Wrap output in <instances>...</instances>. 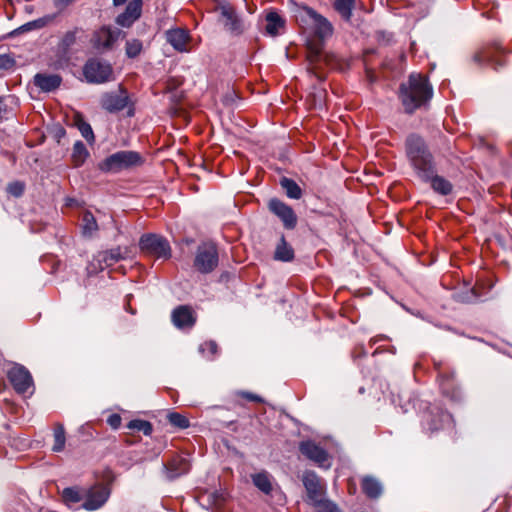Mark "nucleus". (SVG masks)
Instances as JSON below:
<instances>
[{
    "label": "nucleus",
    "mask_w": 512,
    "mask_h": 512,
    "mask_svg": "<svg viewBox=\"0 0 512 512\" xmlns=\"http://www.w3.org/2000/svg\"><path fill=\"white\" fill-rule=\"evenodd\" d=\"M274 258L278 261L289 262L294 259V250L286 242L285 237L282 235L276 247Z\"/></svg>",
    "instance_id": "a878e982"
},
{
    "label": "nucleus",
    "mask_w": 512,
    "mask_h": 512,
    "mask_svg": "<svg viewBox=\"0 0 512 512\" xmlns=\"http://www.w3.org/2000/svg\"><path fill=\"white\" fill-rule=\"evenodd\" d=\"M121 420V416L119 414L114 413L107 418V423L110 425L111 428L118 429L121 425Z\"/></svg>",
    "instance_id": "09e8293b"
},
{
    "label": "nucleus",
    "mask_w": 512,
    "mask_h": 512,
    "mask_svg": "<svg viewBox=\"0 0 512 512\" xmlns=\"http://www.w3.org/2000/svg\"><path fill=\"white\" fill-rule=\"evenodd\" d=\"M166 40L179 52H189L190 36L187 30L176 28L166 32Z\"/></svg>",
    "instance_id": "aec40b11"
},
{
    "label": "nucleus",
    "mask_w": 512,
    "mask_h": 512,
    "mask_svg": "<svg viewBox=\"0 0 512 512\" xmlns=\"http://www.w3.org/2000/svg\"><path fill=\"white\" fill-rule=\"evenodd\" d=\"M299 451L318 467L325 469L330 468L331 462L328 452L316 442L312 440L302 441L299 444Z\"/></svg>",
    "instance_id": "9b49d317"
},
{
    "label": "nucleus",
    "mask_w": 512,
    "mask_h": 512,
    "mask_svg": "<svg viewBox=\"0 0 512 512\" xmlns=\"http://www.w3.org/2000/svg\"><path fill=\"white\" fill-rule=\"evenodd\" d=\"M125 36L126 33L117 27L102 25L93 31L90 44L96 52L103 54L114 50L118 41Z\"/></svg>",
    "instance_id": "20e7f679"
},
{
    "label": "nucleus",
    "mask_w": 512,
    "mask_h": 512,
    "mask_svg": "<svg viewBox=\"0 0 512 512\" xmlns=\"http://www.w3.org/2000/svg\"><path fill=\"white\" fill-rule=\"evenodd\" d=\"M15 66L14 58L9 54H0V70H10Z\"/></svg>",
    "instance_id": "79ce46f5"
},
{
    "label": "nucleus",
    "mask_w": 512,
    "mask_h": 512,
    "mask_svg": "<svg viewBox=\"0 0 512 512\" xmlns=\"http://www.w3.org/2000/svg\"><path fill=\"white\" fill-rule=\"evenodd\" d=\"M268 208L282 221L286 229L291 230L296 227L297 216L292 207L277 198H273L269 201Z\"/></svg>",
    "instance_id": "dca6fc26"
},
{
    "label": "nucleus",
    "mask_w": 512,
    "mask_h": 512,
    "mask_svg": "<svg viewBox=\"0 0 512 512\" xmlns=\"http://www.w3.org/2000/svg\"><path fill=\"white\" fill-rule=\"evenodd\" d=\"M126 2V0H113L115 6L122 5Z\"/></svg>",
    "instance_id": "603ef678"
},
{
    "label": "nucleus",
    "mask_w": 512,
    "mask_h": 512,
    "mask_svg": "<svg viewBox=\"0 0 512 512\" xmlns=\"http://www.w3.org/2000/svg\"><path fill=\"white\" fill-rule=\"evenodd\" d=\"M139 246L142 252L158 259H169L171 247L168 240L158 234H144L141 236Z\"/></svg>",
    "instance_id": "0eeeda50"
},
{
    "label": "nucleus",
    "mask_w": 512,
    "mask_h": 512,
    "mask_svg": "<svg viewBox=\"0 0 512 512\" xmlns=\"http://www.w3.org/2000/svg\"><path fill=\"white\" fill-rule=\"evenodd\" d=\"M129 96L125 90L106 93L101 98L102 107L108 112L114 113L128 106Z\"/></svg>",
    "instance_id": "a211bd4d"
},
{
    "label": "nucleus",
    "mask_w": 512,
    "mask_h": 512,
    "mask_svg": "<svg viewBox=\"0 0 512 512\" xmlns=\"http://www.w3.org/2000/svg\"><path fill=\"white\" fill-rule=\"evenodd\" d=\"M218 262V250L214 243L204 242L198 246L194 258V267L198 272L211 273L218 266Z\"/></svg>",
    "instance_id": "423d86ee"
},
{
    "label": "nucleus",
    "mask_w": 512,
    "mask_h": 512,
    "mask_svg": "<svg viewBox=\"0 0 512 512\" xmlns=\"http://www.w3.org/2000/svg\"><path fill=\"white\" fill-rule=\"evenodd\" d=\"M127 428L131 430L141 431L145 435H150L153 430L152 424L149 421L140 419L131 420L128 423Z\"/></svg>",
    "instance_id": "e433bc0d"
},
{
    "label": "nucleus",
    "mask_w": 512,
    "mask_h": 512,
    "mask_svg": "<svg viewBox=\"0 0 512 512\" xmlns=\"http://www.w3.org/2000/svg\"><path fill=\"white\" fill-rule=\"evenodd\" d=\"M83 34L84 30L80 27H74L73 29L66 31L58 43L59 52L66 56L72 46L76 44L77 39Z\"/></svg>",
    "instance_id": "5701e85b"
},
{
    "label": "nucleus",
    "mask_w": 512,
    "mask_h": 512,
    "mask_svg": "<svg viewBox=\"0 0 512 512\" xmlns=\"http://www.w3.org/2000/svg\"><path fill=\"white\" fill-rule=\"evenodd\" d=\"M312 506L316 508L317 512H340L336 504L324 497Z\"/></svg>",
    "instance_id": "a19ab883"
},
{
    "label": "nucleus",
    "mask_w": 512,
    "mask_h": 512,
    "mask_svg": "<svg viewBox=\"0 0 512 512\" xmlns=\"http://www.w3.org/2000/svg\"><path fill=\"white\" fill-rule=\"evenodd\" d=\"M89 151L81 141H76L73 145L71 160L74 167H80L89 157Z\"/></svg>",
    "instance_id": "bb28decb"
},
{
    "label": "nucleus",
    "mask_w": 512,
    "mask_h": 512,
    "mask_svg": "<svg viewBox=\"0 0 512 512\" xmlns=\"http://www.w3.org/2000/svg\"><path fill=\"white\" fill-rule=\"evenodd\" d=\"M8 379L19 394H25L33 388L32 376L22 365L13 366L8 372Z\"/></svg>",
    "instance_id": "2eb2a0df"
},
{
    "label": "nucleus",
    "mask_w": 512,
    "mask_h": 512,
    "mask_svg": "<svg viewBox=\"0 0 512 512\" xmlns=\"http://www.w3.org/2000/svg\"><path fill=\"white\" fill-rule=\"evenodd\" d=\"M298 19L311 29L316 38V41H309L307 44V60L311 66L316 65L322 57L323 42L333 35V25L326 17L308 6L300 10Z\"/></svg>",
    "instance_id": "f257e3e1"
},
{
    "label": "nucleus",
    "mask_w": 512,
    "mask_h": 512,
    "mask_svg": "<svg viewBox=\"0 0 512 512\" xmlns=\"http://www.w3.org/2000/svg\"><path fill=\"white\" fill-rule=\"evenodd\" d=\"M104 270V266L96 261V256L89 262L87 266L88 274H97L98 272Z\"/></svg>",
    "instance_id": "de8ad7c7"
},
{
    "label": "nucleus",
    "mask_w": 512,
    "mask_h": 512,
    "mask_svg": "<svg viewBox=\"0 0 512 512\" xmlns=\"http://www.w3.org/2000/svg\"><path fill=\"white\" fill-rule=\"evenodd\" d=\"M236 395L239 396V397H242V398H244V399H246L248 401H251V402H257V403H263L264 402L262 397H260L257 394L251 393V392L238 391V392H236Z\"/></svg>",
    "instance_id": "49530a36"
},
{
    "label": "nucleus",
    "mask_w": 512,
    "mask_h": 512,
    "mask_svg": "<svg viewBox=\"0 0 512 512\" xmlns=\"http://www.w3.org/2000/svg\"><path fill=\"white\" fill-rule=\"evenodd\" d=\"M199 350L202 353L208 351L212 356H214L218 352V345L214 341H207L200 345Z\"/></svg>",
    "instance_id": "a18cd8bd"
},
{
    "label": "nucleus",
    "mask_w": 512,
    "mask_h": 512,
    "mask_svg": "<svg viewBox=\"0 0 512 512\" xmlns=\"http://www.w3.org/2000/svg\"><path fill=\"white\" fill-rule=\"evenodd\" d=\"M172 322L180 329L191 328L195 323V317L191 307L181 305L172 312Z\"/></svg>",
    "instance_id": "412c9836"
},
{
    "label": "nucleus",
    "mask_w": 512,
    "mask_h": 512,
    "mask_svg": "<svg viewBox=\"0 0 512 512\" xmlns=\"http://www.w3.org/2000/svg\"><path fill=\"white\" fill-rule=\"evenodd\" d=\"M472 60L479 66L491 64L497 69L504 65L503 49L496 44L484 46L473 54Z\"/></svg>",
    "instance_id": "f8f14e48"
},
{
    "label": "nucleus",
    "mask_w": 512,
    "mask_h": 512,
    "mask_svg": "<svg viewBox=\"0 0 512 512\" xmlns=\"http://www.w3.org/2000/svg\"><path fill=\"white\" fill-rule=\"evenodd\" d=\"M435 366L437 367L439 371V377H440V387L442 389V392L446 394L447 396L454 397V385H453V378L454 373L447 374L444 371L441 370L440 364L435 363Z\"/></svg>",
    "instance_id": "c85d7f7f"
},
{
    "label": "nucleus",
    "mask_w": 512,
    "mask_h": 512,
    "mask_svg": "<svg viewBox=\"0 0 512 512\" xmlns=\"http://www.w3.org/2000/svg\"><path fill=\"white\" fill-rule=\"evenodd\" d=\"M125 51H126L127 57H129V58L137 57L142 51V42L137 39L127 41Z\"/></svg>",
    "instance_id": "58836bf2"
},
{
    "label": "nucleus",
    "mask_w": 512,
    "mask_h": 512,
    "mask_svg": "<svg viewBox=\"0 0 512 512\" xmlns=\"http://www.w3.org/2000/svg\"><path fill=\"white\" fill-rule=\"evenodd\" d=\"M62 498L65 504L71 505L84 501V488L68 487L62 491Z\"/></svg>",
    "instance_id": "7c9ffc66"
},
{
    "label": "nucleus",
    "mask_w": 512,
    "mask_h": 512,
    "mask_svg": "<svg viewBox=\"0 0 512 512\" xmlns=\"http://www.w3.org/2000/svg\"><path fill=\"white\" fill-rule=\"evenodd\" d=\"M56 7L58 8H64L71 4L73 0H54Z\"/></svg>",
    "instance_id": "3c124183"
},
{
    "label": "nucleus",
    "mask_w": 512,
    "mask_h": 512,
    "mask_svg": "<svg viewBox=\"0 0 512 512\" xmlns=\"http://www.w3.org/2000/svg\"><path fill=\"white\" fill-rule=\"evenodd\" d=\"M110 494L109 486L103 483H96L89 488H84L82 508L87 511H96L108 501Z\"/></svg>",
    "instance_id": "6e6552de"
},
{
    "label": "nucleus",
    "mask_w": 512,
    "mask_h": 512,
    "mask_svg": "<svg viewBox=\"0 0 512 512\" xmlns=\"http://www.w3.org/2000/svg\"><path fill=\"white\" fill-rule=\"evenodd\" d=\"M75 124L81 135L89 142H94V133L89 123H87L80 115L76 116Z\"/></svg>",
    "instance_id": "f704fd0d"
},
{
    "label": "nucleus",
    "mask_w": 512,
    "mask_h": 512,
    "mask_svg": "<svg viewBox=\"0 0 512 512\" xmlns=\"http://www.w3.org/2000/svg\"><path fill=\"white\" fill-rule=\"evenodd\" d=\"M112 67L109 63L100 59H89L84 67L83 74L89 83H104L112 76Z\"/></svg>",
    "instance_id": "9d476101"
},
{
    "label": "nucleus",
    "mask_w": 512,
    "mask_h": 512,
    "mask_svg": "<svg viewBox=\"0 0 512 512\" xmlns=\"http://www.w3.org/2000/svg\"><path fill=\"white\" fill-rule=\"evenodd\" d=\"M407 158L416 175L424 182L436 173L435 162L424 139L416 134H411L405 141Z\"/></svg>",
    "instance_id": "7ed1b4c3"
},
{
    "label": "nucleus",
    "mask_w": 512,
    "mask_h": 512,
    "mask_svg": "<svg viewBox=\"0 0 512 512\" xmlns=\"http://www.w3.org/2000/svg\"><path fill=\"white\" fill-rule=\"evenodd\" d=\"M96 261L104 266V269L110 267L111 264L108 262L107 258L104 256V253L101 251L96 255Z\"/></svg>",
    "instance_id": "8fccbe9b"
},
{
    "label": "nucleus",
    "mask_w": 512,
    "mask_h": 512,
    "mask_svg": "<svg viewBox=\"0 0 512 512\" xmlns=\"http://www.w3.org/2000/svg\"><path fill=\"white\" fill-rule=\"evenodd\" d=\"M280 185L285 190V193L289 198L300 199L302 197V189L293 179L282 177Z\"/></svg>",
    "instance_id": "2f4dec72"
},
{
    "label": "nucleus",
    "mask_w": 512,
    "mask_h": 512,
    "mask_svg": "<svg viewBox=\"0 0 512 512\" xmlns=\"http://www.w3.org/2000/svg\"><path fill=\"white\" fill-rule=\"evenodd\" d=\"M108 262L112 265L117 263L119 260L124 259L127 251H122L120 247L113 248L108 251H102Z\"/></svg>",
    "instance_id": "ea45409f"
},
{
    "label": "nucleus",
    "mask_w": 512,
    "mask_h": 512,
    "mask_svg": "<svg viewBox=\"0 0 512 512\" xmlns=\"http://www.w3.org/2000/svg\"><path fill=\"white\" fill-rule=\"evenodd\" d=\"M428 182L431 183L432 189L441 195H448L452 192V184L450 181L435 173L429 178Z\"/></svg>",
    "instance_id": "cd10ccee"
},
{
    "label": "nucleus",
    "mask_w": 512,
    "mask_h": 512,
    "mask_svg": "<svg viewBox=\"0 0 512 512\" xmlns=\"http://www.w3.org/2000/svg\"><path fill=\"white\" fill-rule=\"evenodd\" d=\"M7 191L15 196V197H19L23 194L24 192V185L21 183V182H13V183H10L7 187Z\"/></svg>",
    "instance_id": "37998d69"
},
{
    "label": "nucleus",
    "mask_w": 512,
    "mask_h": 512,
    "mask_svg": "<svg viewBox=\"0 0 512 512\" xmlns=\"http://www.w3.org/2000/svg\"><path fill=\"white\" fill-rule=\"evenodd\" d=\"M82 221H83V233L84 234L92 235L94 232H96L98 230L97 221L91 212L86 211L83 214Z\"/></svg>",
    "instance_id": "c9c22d12"
},
{
    "label": "nucleus",
    "mask_w": 512,
    "mask_h": 512,
    "mask_svg": "<svg viewBox=\"0 0 512 512\" xmlns=\"http://www.w3.org/2000/svg\"><path fill=\"white\" fill-rule=\"evenodd\" d=\"M253 484L263 493L270 494L272 491L271 476L263 471L252 475Z\"/></svg>",
    "instance_id": "c756f323"
},
{
    "label": "nucleus",
    "mask_w": 512,
    "mask_h": 512,
    "mask_svg": "<svg viewBox=\"0 0 512 512\" xmlns=\"http://www.w3.org/2000/svg\"><path fill=\"white\" fill-rule=\"evenodd\" d=\"M217 11L220 13V20L228 32L233 35H240L244 32V22L231 5L221 4L217 7Z\"/></svg>",
    "instance_id": "ddd939ff"
},
{
    "label": "nucleus",
    "mask_w": 512,
    "mask_h": 512,
    "mask_svg": "<svg viewBox=\"0 0 512 512\" xmlns=\"http://www.w3.org/2000/svg\"><path fill=\"white\" fill-rule=\"evenodd\" d=\"M143 159L138 152L135 151H118L107 158L100 164L99 169L103 172H119L124 169L140 166Z\"/></svg>",
    "instance_id": "39448f33"
},
{
    "label": "nucleus",
    "mask_w": 512,
    "mask_h": 512,
    "mask_svg": "<svg viewBox=\"0 0 512 512\" xmlns=\"http://www.w3.org/2000/svg\"><path fill=\"white\" fill-rule=\"evenodd\" d=\"M302 482L307 492V502L310 505L318 503L324 497L325 486L315 472L305 471L302 475Z\"/></svg>",
    "instance_id": "4468645a"
},
{
    "label": "nucleus",
    "mask_w": 512,
    "mask_h": 512,
    "mask_svg": "<svg viewBox=\"0 0 512 512\" xmlns=\"http://www.w3.org/2000/svg\"><path fill=\"white\" fill-rule=\"evenodd\" d=\"M46 24H47V20L45 18H40V19L26 23L21 28L25 31H30L32 29L42 28Z\"/></svg>",
    "instance_id": "c03bdc74"
},
{
    "label": "nucleus",
    "mask_w": 512,
    "mask_h": 512,
    "mask_svg": "<svg viewBox=\"0 0 512 512\" xmlns=\"http://www.w3.org/2000/svg\"><path fill=\"white\" fill-rule=\"evenodd\" d=\"M62 77L58 74L37 73L34 76V85L43 92H52L60 87Z\"/></svg>",
    "instance_id": "4be33fe9"
},
{
    "label": "nucleus",
    "mask_w": 512,
    "mask_h": 512,
    "mask_svg": "<svg viewBox=\"0 0 512 512\" xmlns=\"http://www.w3.org/2000/svg\"><path fill=\"white\" fill-rule=\"evenodd\" d=\"M361 487L365 495L369 498H378L382 494L381 483L372 476H365L361 481Z\"/></svg>",
    "instance_id": "393cba45"
},
{
    "label": "nucleus",
    "mask_w": 512,
    "mask_h": 512,
    "mask_svg": "<svg viewBox=\"0 0 512 512\" xmlns=\"http://www.w3.org/2000/svg\"><path fill=\"white\" fill-rule=\"evenodd\" d=\"M451 414L443 409L433 406L423 413L422 427L428 433H434L445 426L452 424Z\"/></svg>",
    "instance_id": "1a4fd4ad"
},
{
    "label": "nucleus",
    "mask_w": 512,
    "mask_h": 512,
    "mask_svg": "<svg viewBox=\"0 0 512 512\" xmlns=\"http://www.w3.org/2000/svg\"><path fill=\"white\" fill-rule=\"evenodd\" d=\"M54 444L52 450L54 452H61L65 447L66 437L65 429L62 424H56L54 428Z\"/></svg>",
    "instance_id": "72a5a7b5"
},
{
    "label": "nucleus",
    "mask_w": 512,
    "mask_h": 512,
    "mask_svg": "<svg viewBox=\"0 0 512 512\" xmlns=\"http://www.w3.org/2000/svg\"><path fill=\"white\" fill-rule=\"evenodd\" d=\"M333 6L343 19L350 20L355 0H335Z\"/></svg>",
    "instance_id": "473e14b6"
},
{
    "label": "nucleus",
    "mask_w": 512,
    "mask_h": 512,
    "mask_svg": "<svg viewBox=\"0 0 512 512\" xmlns=\"http://www.w3.org/2000/svg\"><path fill=\"white\" fill-rule=\"evenodd\" d=\"M142 13V0H131L123 13L116 18V23L125 28H129L138 20Z\"/></svg>",
    "instance_id": "6ab92c4d"
},
{
    "label": "nucleus",
    "mask_w": 512,
    "mask_h": 512,
    "mask_svg": "<svg viewBox=\"0 0 512 512\" xmlns=\"http://www.w3.org/2000/svg\"><path fill=\"white\" fill-rule=\"evenodd\" d=\"M433 96L428 78L422 74L412 73L406 82L400 84L398 97L404 111L412 114L425 105Z\"/></svg>",
    "instance_id": "f03ea898"
},
{
    "label": "nucleus",
    "mask_w": 512,
    "mask_h": 512,
    "mask_svg": "<svg viewBox=\"0 0 512 512\" xmlns=\"http://www.w3.org/2000/svg\"><path fill=\"white\" fill-rule=\"evenodd\" d=\"M191 469L190 461L183 456H173L166 463H163V473L167 480L173 481L178 477L187 474Z\"/></svg>",
    "instance_id": "f3484780"
},
{
    "label": "nucleus",
    "mask_w": 512,
    "mask_h": 512,
    "mask_svg": "<svg viewBox=\"0 0 512 512\" xmlns=\"http://www.w3.org/2000/svg\"><path fill=\"white\" fill-rule=\"evenodd\" d=\"M167 417H168L170 424L173 425L174 427H177L180 429H185V428H188L190 425L187 417H185L184 415H182L180 413L173 412V413L168 414Z\"/></svg>",
    "instance_id": "4c0bfd02"
},
{
    "label": "nucleus",
    "mask_w": 512,
    "mask_h": 512,
    "mask_svg": "<svg viewBox=\"0 0 512 512\" xmlns=\"http://www.w3.org/2000/svg\"><path fill=\"white\" fill-rule=\"evenodd\" d=\"M266 33L270 36L279 35L285 27V19L280 16L277 12H269L266 15Z\"/></svg>",
    "instance_id": "b1692460"
}]
</instances>
